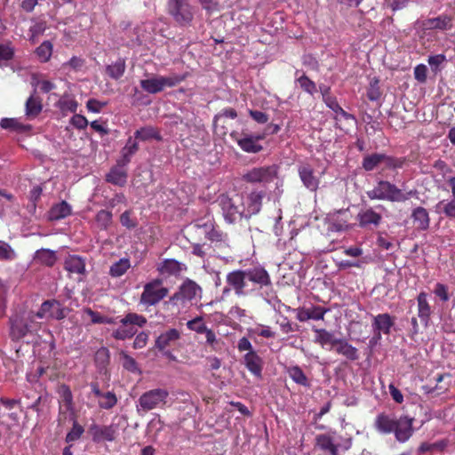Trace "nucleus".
<instances>
[{
    "mask_svg": "<svg viewBox=\"0 0 455 455\" xmlns=\"http://www.w3.org/2000/svg\"><path fill=\"white\" fill-rule=\"evenodd\" d=\"M226 282L237 296H247L261 291V296L267 302L275 297L270 275L260 265L231 271L227 275Z\"/></svg>",
    "mask_w": 455,
    "mask_h": 455,
    "instance_id": "obj_1",
    "label": "nucleus"
},
{
    "mask_svg": "<svg viewBox=\"0 0 455 455\" xmlns=\"http://www.w3.org/2000/svg\"><path fill=\"white\" fill-rule=\"evenodd\" d=\"M263 196L264 194L259 191H253L246 197L238 194L231 197L221 195L218 198V204L225 221L233 224L243 218L248 219L257 214L260 211Z\"/></svg>",
    "mask_w": 455,
    "mask_h": 455,
    "instance_id": "obj_2",
    "label": "nucleus"
},
{
    "mask_svg": "<svg viewBox=\"0 0 455 455\" xmlns=\"http://www.w3.org/2000/svg\"><path fill=\"white\" fill-rule=\"evenodd\" d=\"M371 200H387L390 202H404L412 195V191L403 193L395 185L386 180H379L377 185L366 192Z\"/></svg>",
    "mask_w": 455,
    "mask_h": 455,
    "instance_id": "obj_3",
    "label": "nucleus"
},
{
    "mask_svg": "<svg viewBox=\"0 0 455 455\" xmlns=\"http://www.w3.org/2000/svg\"><path fill=\"white\" fill-rule=\"evenodd\" d=\"M169 392L165 388H155L143 393L136 402V410L140 415L152 410L163 408L167 403Z\"/></svg>",
    "mask_w": 455,
    "mask_h": 455,
    "instance_id": "obj_4",
    "label": "nucleus"
},
{
    "mask_svg": "<svg viewBox=\"0 0 455 455\" xmlns=\"http://www.w3.org/2000/svg\"><path fill=\"white\" fill-rule=\"evenodd\" d=\"M351 439L343 438L335 431L320 434L315 436V447L330 455H335L339 451H347L351 447Z\"/></svg>",
    "mask_w": 455,
    "mask_h": 455,
    "instance_id": "obj_5",
    "label": "nucleus"
},
{
    "mask_svg": "<svg viewBox=\"0 0 455 455\" xmlns=\"http://www.w3.org/2000/svg\"><path fill=\"white\" fill-rule=\"evenodd\" d=\"M184 80V76L179 75H171L168 76H151L140 82L142 90L150 94H156L163 92L165 88L176 86Z\"/></svg>",
    "mask_w": 455,
    "mask_h": 455,
    "instance_id": "obj_6",
    "label": "nucleus"
},
{
    "mask_svg": "<svg viewBox=\"0 0 455 455\" xmlns=\"http://www.w3.org/2000/svg\"><path fill=\"white\" fill-rule=\"evenodd\" d=\"M168 10L175 22L180 26L191 25L194 19V8L187 0H169Z\"/></svg>",
    "mask_w": 455,
    "mask_h": 455,
    "instance_id": "obj_7",
    "label": "nucleus"
},
{
    "mask_svg": "<svg viewBox=\"0 0 455 455\" xmlns=\"http://www.w3.org/2000/svg\"><path fill=\"white\" fill-rule=\"evenodd\" d=\"M168 294V289L162 286L159 280H154L144 286L140 303L147 306L157 304Z\"/></svg>",
    "mask_w": 455,
    "mask_h": 455,
    "instance_id": "obj_8",
    "label": "nucleus"
},
{
    "mask_svg": "<svg viewBox=\"0 0 455 455\" xmlns=\"http://www.w3.org/2000/svg\"><path fill=\"white\" fill-rule=\"evenodd\" d=\"M68 308L56 299H49L42 303L36 315L38 318L61 320L68 315Z\"/></svg>",
    "mask_w": 455,
    "mask_h": 455,
    "instance_id": "obj_9",
    "label": "nucleus"
},
{
    "mask_svg": "<svg viewBox=\"0 0 455 455\" xmlns=\"http://www.w3.org/2000/svg\"><path fill=\"white\" fill-rule=\"evenodd\" d=\"M277 174L275 165L255 167L249 170L244 175L243 180L247 182H270Z\"/></svg>",
    "mask_w": 455,
    "mask_h": 455,
    "instance_id": "obj_10",
    "label": "nucleus"
},
{
    "mask_svg": "<svg viewBox=\"0 0 455 455\" xmlns=\"http://www.w3.org/2000/svg\"><path fill=\"white\" fill-rule=\"evenodd\" d=\"M201 295L202 288L196 282L186 279L171 300L192 301L200 299Z\"/></svg>",
    "mask_w": 455,
    "mask_h": 455,
    "instance_id": "obj_11",
    "label": "nucleus"
},
{
    "mask_svg": "<svg viewBox=\"0 0 455 455\" xmlns=\"http://www.w3.org/2000/svg\"><path fill=\"white\" fill-rule=\"evenodd\" d=\"M329 311H330L329 308L320 307V306H311L308 307H298L296 309V318L299 322H307L308 320H315V321L323 320L325 314Z\"/></svg>",
    "mask_w": 455,
    "mask_h": 455,
    "instance_id": "obj_12",
    "label": "nucleus"
},
{
    "mask_svg": "<svg viewBox=\"0 0 455 455\" xmlns=\"http://www.w3.org/2000/svg\"><path fill=\"white\" fill-rule=\"evenodd\" d=\"M299 176L303 185L310 191H316L320 180L315 174L313 167L308 164H302L299 166Z\"/></svg>",
    "mask_w": 455,
    "mask_h": 455,
    "instance_id": "obj_13",
    "label": "nucleus"
},
{
    "mask_svg": "<svg viewBox=\"0 0 455 455\" xmlns=\"http://www.w3.org/2000/svg\"><path fill=\"white\" fill-rule=\"evenodd\" d=\"M395 438L400 443H404L412 435V419L408 417H400L396 419L395 429L393 432Z\"/></svg>",
    "mask_w": 455,
    "mask_h": 455,
    "instance_id": "obj_14",
    "label": "nucleus"
},
{
    "mask_svg": "<svg viewBox=\"0 0 455 455\" xmlns=\"http://www.w3.org/2000/svg\"><path fill=\"white\" fill-rule=\"evenodd\" d=\"M264 138V135L252 136L244 134L241 137H236L235 141L243 151L255 154L262 150L263 148L258 141Z\"/></svg>",
    "mask_w": 455,
    "mask_h": 455,
    "instance_id": "obj_15",
    "label": "nucleus"
},
{
    "mask_svg": "<svg viewBox=\"0 0 455 455\" xmlns=\"http://www.w3.org/2000/svg\"><path fill=\"white\" fill-rule=\"evenodd\" d=\"M243 363L251 374L261 379L263 361L255 351L247 352L243 355Z\"/></svg>",
    "mask_w": 455,
    "mask_h": 455,
    "instance_id": "obj_16",
    "label": "nucleus"
},
{
    "mask_svg": "<svg viewBox=\"0 0 455 455\" xmlns=\"http://www.w3.org/2000/svg\"><path fill=\"white\" fill-rule=\"evenodd\" d=\"M126 164H121L119 161L107 174L106 180L113 185L123 187L127 182Z\"/></svg>",
    "mask_w": 455,
    "mask_h": 455,
    "instance_id": "obj_17",
    "label": "nucleus"
},
{
    "mask_svg": "<svg viewBox=\"0 0 455 455\" xmlns=\"http://www.w3.org/2000/svg\"><path fill=\"white\" fill-rule=\"evenodd\" d=\"M393 325L394 320L388 314L376 315L372 323L374 333L378 338H380L381 333L388 334Z\"/></svg>",
    "mask_w": 455,
    "mask_h": 455,
    "instance_id": "obj_18",
    "label": "nucleus"
},
{
    "mask_svg": "<svg viewBox=\"0 0 455 455\" xmlns=\"http://www.w3.org/2000/svg\"><path fill=\"white\" fill-rule=\"evenodd\" d=\"M162 275H179L187 270V266L174 259H164L157 267Z\"/></svg>",
    "mask_w": 455,
    "mask_h": 455,
    "instance_id": "obj_19",
    "label": "nucleus"
},
{
    "mask_svg": "<svg viewBox=\"0 0 455 455\" xmlns=\"http://www.w3.org/2000/svg\"><path fill=\"white\" fill-rule=\"evenodd\" d=\"M357 219L360 226L363 228H366L371 225L377 227L380 223L382 217L381 214L377 212L374 209L367 208L362 210L358 213Z\"/></svg>",
    "mask_w": 455,
    "mask_h": 455,
    "instance_id": "obj_20",
    "label": "nucleus"
},
{
    "mask_svg": "<svg viewBox=\"0 0 455 455\" xmlns=\"http://www.w3.org/2000/svg\"><path fill=\"white\" fill-rule=\"evenodd\" d=\"M346 216L347 212L341 211L330 215L327 219L328 231L340 232L346 230L348 228Z\"/></svg>",
    "mask_w": 455,
    "mask_h": 455,
    "instance_id": "obj_21",
    "label": "nucleus"
},
{
    "mask_svg": "<svg viewBox=\"0 0 455 455\" xmlns=\"http://www.w3.org/2000/svg\"><path fill=\"white\" fill-rule=\"evenodd\" d=\"M180 338V333L177 329H169L166 331L161 333L156 340V347L163 351L166 347L172 346L175 341Z\"/></svg>",
    "mask_w": 455,
    "mask_h": 455,
    "instance_id": "obj_22",
    "label": "nucleus"
},
{
    "mask_svg": "<svg viewBox=\"0 0 455 455\" xmlns=\"http://www.w3.org/2000/svg\"><path fill=\"white\" fill-rule=\"evenodd\" d=\"M396 419L395 416L379 414L376 418L375 427L382 434H390L394 432Z\"/></svg>",
    "mask_w": 455,
    "mask_h": 455,
    "instance_id": "obj_23",
    "label": "nucleus"
},
{
    "mask_svg": "<svg viewBox=\"0 0 455 455\" xmlns=\"http://www.w3.org/2000/svg\"><path fill=\"white\" fill-rule=\"evenodd\" d=\"M418 302V316L421 322L427 326L431 315V307L427 301V295L425 292H420L417 297Z\"/></svg>",
    "mask_w": 455,
    "mask_h": 455,
    "instance_id": "obj_24",
    "label": "nucleus"
},
{
    "mask_svg": "<svg viewBox=\"0 0 455 455\" xmlns=\"http://www.w3.org/2000/svg\"><path fill=\"white\" fill-rule=\"evenodd\" d=\"M28 321L22 318H15L11 320L10 335L12 339L19 340L28 334Z\"/></svg>",
    "mask_w": 455,
    "mask_h": 455,
    "instance_id": "obj_25",
    "label": "nucleus"
},
{
    "mask_svg": "<svg viewBox=\"0 0 455 455\" xmlns=\"http://www.w3.org/2000/svg\"><path fill=\"white\" fill-rule=\"evenodd\" d=\"M65 269L72 274H84L85 263L83 258L76 255H69L64 262Z\"/></svg>",
    "mask_w": 455,
    "mask_h": 455,
    "instance_id": "obj_26",
    "label": "nucleus"
},
{
    "mask_svg": "<svg viewBox=\"0 0 455 455\" xmlns=\"http://www.w3.org/2000/svg\"><path fill=\"white\" fill-rule=\"evenodd\" d=\"M411 218L418 229L426 230L429 227V215L423 207H417L413 210Z\"/></svg>",
    "mask_w": 455,
    "mask_h": 455,
    "instance_id": "obj_27",
    "label": "nucleus"
},
{
    "mask_svg": "<svg viewBox=\"0 0 455 455\" xmlns=\"http://www.w3.org/2000/svg\"><path fill=\"white\" fill-rule=\"evenodd\" d=\"M34 260L38 264L52 267L55 264L57 256L54 251L43 248L36 251Z\"/></svg>",
    "mask_w": 455,
    "mask_h": 455,
    "instance_id": "obj_28",
    "label": "nucleus"
},
{
    "mask_svg": "<svg viewBox=\"0 0 455 455\" xmlns=\"http://www.w3.org/2000/svg\"><path fill=\"white\" fill-rule=\"evenodd\" d=\"M70 214L71 206L66 201H62L51 208L49 212V219L52 220H58L64 219Z\"/></svg>",
    "mask_w": 455,
    "mask_h": 455,
    "instance_id": "obj_29",
    "label": "nucleus"
},
{
    "mask_svg": "<svg viewBox=\"0 0 455 455\" xmlns=\"http://www.w3.org/2000/svg\"><path fill=\"white\" fill-rule=\"evenodd\" d=\"M94 439H104L107 441H113L116 439L118 432L117 425L111 424L102 427H95Z\"/></svg>",
    "mask_w": 455,
    "mask_h": 455,
    "instance_id": "obj_30",
    "label": "nucleus"
},
{
    "mask_svg": "<svg viewBox=\"0 0 455 455\" xmlns=\"http://www.w3.org/2000/svg\"><path fill=\"white\" fill-rule=\"evenodd\" d=\"M335 347L337 353L344 355L347 359L355 361L358 358L357 349L345 339H339Z\"/></svg>",
    "mask_w": 455,
    "mask_h": 455,
    "instance_id": "obj_31",
    "label": "nucleus"
},
{
    "mask_svg": "<svg viewBox=\"0 0 455 455\" xmlns=\"http://www.w3.org/2000/svg\"><path fill=\"white\" fill-rule=\"evenodd\" d=\"M56 106L63 115L67 113H76L77 110V101L69 95H63L57 102Z\"/></svg>",
    "mask_w": 455,
    "mask_h": 455,
    "instance_id": "obj_32",
    "label": "nucleus"
},
{
    "mask_svg": "<svg viewBox=\"0 0 455 455\" xmlns=\"http://www.w3.org/2000/svg\"><path fill=\"white\" fill-rule=\"evenodd\" d=\"M43 106L38 97L31 95L26 101V116L29 119L37 116L42 111Z\"/></svg>",
    "mask_w": 455,
    "mask_h": 455,
    "instance_id": "obj_33",
    "label": "nucleus"
},
{
    "mask_svg": "<svg viewBox=\"0 0 455 455\" xmlns=\"http://www.w3.org/2000/svg\"><path fill=\"white\" fill-rule=\"evenodd\" d=\"M316 333L315 342L320 344L323 347L326 345L336 346L339 339H336L334 335L326 331L325 329H313Z\"/></svg>",
    "mask_w": 455,
    "mask_h": 455,
    "instance_id": "obj_34",
    "label": "nucleus"
},
{
    "mask_svg": "<svg viewBox=\"0 0 455 455\" xmlns=\"http://www.w3.org/2000/svg\"><path fill=\"white\" fill-rule=\"evenodd\" d=\"M287 372H288L290 378L295 383L301 385L303 387L309 386L308 379L299 366H298V365L291 366L288 368Z\"/></svg>",
    "mask_w": 455,
    "mask_h": 455,
    "instance_id": "obj_35",
    "label": "nucleus"
},
{
    "mask_svg": "<svg viewBox=\"0 0 455 455\" xmlns=\"http://www.w3.org/2000/svg\"><path fill=\"white\" fill-rule=\"evenodd\" d=\"M138 150V143L131 138L128 140L126 145L122 149V157L118 160L121 164H127L130 163L132 156Z\"/></svg>",
    "mask_w": 455,
    "mask_h": 455,
    "instance_id": "obj_36",
    "label": "nucleus"
},
{
    "mask_svg": "<svg viewBox=\"0 0 455 455\" xmlns=\"http://www.w3.org/2000/svg\"><path fill=\"white\" fill-rule=\"evenodd\" d=\"M383 154H371L363 157L362 165L363 168L371 172L373 171L376 167L382 164Z\"/></svg>",
    "mask_w": 455,
    "mask_h": 455,
    "instance_id": "obj_37",
    "label": "nucleus"
},
{
    "mask_svg": "<svg viewBox=\"0 0 455 455\" xmlns=\"http://www.w3.org/2000/svg\"><path fill=\"white\" fill-rule=\"evenodd\" d=\"M326 106L331 108L335 114V118L338 119L339 116L349 120L354 119V116L346 112L338 103L335 97L333 98H327V102H325Z\"/></svg>",
    "mask_w": 455,
    "mask_h": 455,
    "instance_id": "obj_38",
    "label": "nucleus"
},
{
    "mask_svg": "<svg viewBox=\"0 0 455 455\" xmlns=\"http://www.w3.org/2000/svg\"><path fill=\"white\" fill-rule=\"evenodd\" d=\"M125 71V62L118 60L115 63L107 66L106 72L113 79H119Z\"/></svg>",
    "mask_w": 455,
    "mask_h": 455,
    "instance_id": "obj_39",
    "label": "nucleus"
},
{
    "mask_svg": "<svg viewBox=\"0 0 455 455\" xmlns=\"http://www.w3.org/2000/svg\"><path fill=\"white\" fill-rule=\"evenodd\" d=\"M120 323L123 325L142 327L146 324L147 319L141 315H138L136 313H129L120 320Z\"/></svg>",
    "mask_w": 455,
    "mask_h": 455,
    "instance_id": "obj_40",
    "label": "nucleus"
},
{
    "mask_svg": "<svg viewBox=\"0 0 455 455\" xmlns=\"http://www.w3.org/2000/svg\"><path fill=\"white\" fill-rule=\"evenodd\" d=\"M130 266L128 259H120L110 267L109 273L113 277H119L129 269Z\"/></svg>",
    "mask_w": 455,
    "mask_h": 455,
    "instance_id": "obj_41",
    "label": "nucleus"
},
{
    "mask_svg": "<svg viewBox=\"0 0 455 455\" xmlns=\"http://www.w3.org/2000/svg\"><path fill=\"white\" fill-rule=\"evenodd\" d=\"M17 258L16 251L5 241L0 240V261H12Z\"/></svg>",
    "mask_w": 455,
    "mask_h": 455,
    "instance_id": "obj_42",
    "label": "nucleus"
},
{
    "mask_svg": "<svg viewBox=\"0 0 455 455\" xmlns=\"http://www.w3.org/2000/svg\"><path fill=\"white\" fill-rule=\"evenodd\" d=\"M36 53L42 62L48 61L52 54V44L49 41L43 42L36 48Z\"/></svg>",
    "mask_w": 455,
    "mask_h": 455,
    "instance_id": "obj_43",
    "label": "nucleus"
},
{
    "mask_svg": "<svg viewBox=\"0 0 455 455\" xmlns=\"http://www.w3.org/2000/svg\"><path fill=\"white\" fill-rule=\"evenodd\" d=\"M137 330L133 326L123 325L116 329L112 336L119 340H124L132 337L136 333Z\"/></svg>",
    "mask_w": 455,
    "mask_h": 455,
    "instance_id": "obj_44",
    "label": "nucleus"
},
{
    "mask_svg": "<svg viewBox=\"0 0 455 455\" xmlns=\"http://www.w3.org/2000/svg\"><path fill=\"white\" fill-rule=\"evenodd\" d=\"M117 403V397L113 392H106L102 398L98 401V404L100 408L105 410H110Z\"/></svg>",
    "mask_w": 455,
    "mask_h": 455,
    "instance_id": "obj_45",
    "label": "nucleus"
},
{
    "mask_svg": "<svg viewBox=\"0 0 455 455\" xmlns=\"http://www.w3.org/2000/svg\"><path fill=\"white\" fill-rule=\"evenodd\" d=\"M206 238L212 243H215L216 246H228L227 235L217 229L216 227H214V228L210 231V234Z\"/></svg>",
    "mask_w": 455,
    "mask_h": 455,
    "instance_id": "obj_46",
    "label": "nucleus"
},
{
    "mask_svg": "<svg viewBox=\"0 0 455 455\" xmlns=\"http://www.w3.org/2000/svg\"><path fill=\"white\" fill-rule=\"evenodd\" d=\"M58 394L60 395L61 401L65 403L67 410L72 409L73 405V395L70 388L62 384L58 387Z\"/></svg>",
    "mask_w": 455,
    "mask_h": 455,
    "instance_id": "obj_47",
    "label": "nucleus"
},
{
    "mask_svg": "<svg viewBox=\"0 0 455 455\" xmlns=\"http://www.w3.org/2000/svg\"><path fill=\"white\" fill-rule=\"evenodd\" d=\"M436 208L441 209L447 217L455 219V197L450 201H441Z\"/></svg>",
    "mask_w": 455,
    "mask_h": 455,
    "instance_id": "obj_48",
    "label": "nucleus"
},
{
    "mask_svg": "<svg viewBox=\"0 0 455 455\" xmlns=\"http://www.w3.org/2000/svg\"><path fill=\"white\" fill-rule=\"evenodd\" d=\"M187 327L190 331H194L197 333H204L206 331L207 326L204 324L203 317L197 316L187 323Z\"/></svg>",
    "mask_w": 455,
    "mask_h": 455,
    "instance_id": "obj_49",
    "label": "nucleus"
},
{
    "mask_svg": "<svg viewBox=\"0 0 455 455\" xmlns=\"http://www.w3.org/2000/svg\"><path fill=\"white\" fill-rule=\"evenodd\" d=\"M84 432V427L81 425H79L76 421H74L71 430L68 433L66 436V442L73 443L78 440Z\"/></svg>",
    "mask_w": 455,
    "mask_h": 455,
    "instance_id": "obj_50",
    "label": "nucleus"
},
{
    "mask_svg": "<svg viewBox=\"0 0 455 455\" xmlns=\"http://www.w3.org/2000/svg\"><path fill=\"white\" fill-rule=\"evenodd\" d=\"M120 356L122 360V364L124 369L132 372H136L139 371L137 363L132 356H130L124 351L120 353Z\"/></svg>",
    "mask_w": 455,
    "mask_h": 455,
    "instance_id": "obj_51",
    "label": "nucleus"
},
{
    "mask_svg": "<svg viewBox=\"0 0 455 455\" xmlns=\"http://www.w3.org/2000/svg\"><path fill=\"white\" fill-rule=\"evenodd\" d=\"M112 220V213L106 210L100 211L96 215V221L101 228H107Z\"/></svg>",
    "mask_w": 455,
    "mask_h": 455,
    "instance_id": "obj_52",
    "label": "nucleus"
},
{
    "mask_svg": "<svg viewBox=\"0 0 455 455\" xmlns=\"http://www.w3.org/2000/svg\"><path fill=\"white\" fill-rule=\"evenodd\" d=\"M299 86L307 93L314 94L316 92V84L307 76H301L298 78Z\"/></svg>",
    "mask_w": 455,
    "mask_h": 455,
    "instance_id": "obj_53",
    "label": "nucleus"
},
{
    "mask_svg": "<svg viewBox=\"0 0 455 455\" xmlns=\"http://www.w3.org/2000/svg\"><path fill=\"white\" fill-rule=\"evenodd\" d=\"M135 138L140 140H147L152 138H157V132L151 127H144L136 131Z\"/></svg>",
    "mask_w": 455,
    "mask_h": 455,
    "instance_id": "obj_54",
    "label": "nucleus"
},
{
    "mask_svg": "<svg viewBox=\"0 0 455 455\" xmlns=\"http://www.w3.org/2000/svg\"><path fill=\"white\" fill-rule=\"evenodd\" d=\"M448 24V20L445 19H442L440 17L429 19L424 23V27L426 28H439V29H444L446 28Z\"/></svg>",
    "mask_w": 455,
    "mask_h": 455,
    "instance_id": "obj_55",
    "label": "nucleus"
},
{
    "mask_svg": "<svg viewBox=\"0 0 455 455\" xmlns=\"http://www.w3.org/2000/svg\"><path fill=\"white\" fill-rule=\"evenodd\" d=\"M403 161L383 154L382 164L387 169H396L403 166Z\"/></svg>",
    "mask_w": 455,
    "mask_h": 455,
    "instance_id": "obj_56",
    "label": "nucleus"
},
{
    "mask_svg": "<svg viewBox=\"0 0 455 455\" xmlns=\"http://www.w3.org/2000/svg\"><path fill=\"white\" fill-rule=\"evenodd\" d=\"M32 84L34 86H39L40 90L44 93L51 92L56 87L52 82L49 80H38L36 76L32 78Z\"/></svg>",
    "mask_w": 455,
    "mask_h": 455,
    "instance_id": "obj_57",
    "label": "nucleus"
},
{
    "mask_svg": "<svg viewBox=\"0 0 455 455\" xmlns=\"http://www.w3.org/2000/svg\"><path fill=\"white\" fill-rule=\"evenodd\" d=\"M434 168L436 172L442 174L443 181H446L447 177L451 176L450 174L451 173V170L443 161H436L434 164Z\"/></svg>",
    "mask_w": 455,
    "mask_h": 455,
    "instance_id": "obj_58",
    "label": "nucleus"
},
{
    "mask_svg": "<svg viewBox=\"0 0 455 455\" xmlns=\"http://www.w3.org/2000/svg\"><path fill=\"white\" fill-rule=\"evenodd\" d=\"M445 60V56L443 54H437L434 56H430L428 58V64L430 65L432 70L436 73L440 70V66Z\"/></svg>",
    "mask_w": 455,
    "mask_h": 455,
    "instance_id": "obj_59",
    "label": "nucleus"
},
{
    "mask_svg": "<svg viewBox=\"0 0 455 455\" xmlns=\"http://www.w3.org/2000/svg\"><path fill=\"white\" fill-rule=\"evenodd\" d=\"M195 227L202 229L205 237H207V235L210 234V231L214 228L215 223L212 220L207 219L204 221L200 220L196 222Z\"/></svg>",
    "mask_w": 455,
    "mask_h": 455,
    "instance_id": "obj_60",
    "label": "nucleus"
},
{
    "mask_svg": "<svg viewBox=\"0 0 455 455\" xmlns=\"http://www.w3.org/2000/svg\"><path fill=\"white\" fill-rule=\"evenodd\" d=\"M427 76V68L424 64L417 65L414 68L415 79L419 83H425Z\"/></svg>",
    "mask_w": 455,
    "mask_h": 455,
    "instance_id": "obj_61",
    "label": "nucleus"
},
{
    "mask_svg": "<svg viewBox=\"0 0 455 455\" xmlns=\"http://www.w3.org/2000/svg\"><path fill=\"white\" fill-rule=\"evenodd\" d=\"M70 124L76 128L82 130L87 127L88 120L84 116L76 114L71 117Z\"/></svg>",
    "mask_w": 455,
    "mask_h": 455,
    "instance_id": "obj_62",
    "label": "nucleus"
},
{
    "mask_svg": "<svg viewBox=\"0 0 455 455\" xmlns=\"http://www.w3.org/2000/svg\"><path fill=\"white\" fill-rule=\"evenodd\" d=\"M252 331L259 336L267 339L274 338L275 335V332L271 330V328L267 325H259L256 328H254Z\"/></svg>",
    "mask_w": 455,
    "mask_h": 455,
    "instance_id": "obj_63",
    "label": "nucleus"
},
{
    "mask_svg": "<svg viewBox=\"0 0 455 455\" xmlns=\"http://www.w3.org/2000/svg\"><path fill=\"white\" fill-rule=\"evenodd\" d=\"M435 294L443 301L449 300L448 288L443 283H436L434 290Z\"/></svg>",
    "mask_w": 455,
    "mask_h": 455,
    "instance_id": "obj_64",
    "label": "nucleus"
}]
</instances>
